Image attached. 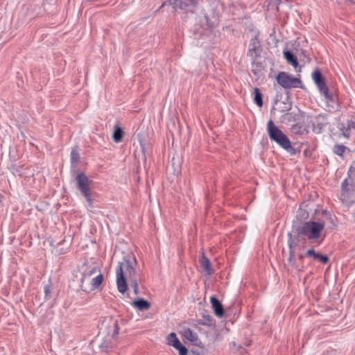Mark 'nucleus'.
Wrapping results in <instances>:
<instances>
[{
  "label": "nucleus",
  "mask_w": 355,
  "mask_h": 355,
  "mask_svg": "<svg viewBox=\"0 0 355 355\" xmlns=\"http://www.w3.org/2000/svg\"><path fill=\"white\" fill-rule=\"evenodd\" d=\"M98 334L104 336L117 337L119 330L118 320L109 318L101 322Z\"/></svg>",
  "instance_id": "nucleus-5"
},
{
  "label": "nucleus",
  "mask_w": 355,
  "mask_h": 355,
  "mask_svg": "<svg viewBox=\"0 0 355 355\" xmlns=\"http://www.w3.org/2000/svg\"><path fill=\"white\" fill-rule=\"evenodd\" d=\"M180 342L179 339L178 338L175 333L172 332L168 336V344L173 346V345H175L176 343Z\"/></svg>",
  "instance_id": "nucleus-33"
},
{
  "label": "nucleus",
  "mask_w": 355,
  "mask_h": 355,
  "mask_svg": "<svg viewBox=\"0 0 355 355\" xmlns=\"http://www.w3.org/2000/svg\"><path fill=\"white\" fill-rule=\"evenodd\" d=\"M10 169L12 173L15 176L21 177L24 175V173L22 171L23 166H17L15 164H12L10 166Z\"/></svg>",
  "instance_id": "nucleus-27"
},
{
  "label": "nucleus",
  "mask_w": 355,
  "mask_h": 355,
  "mask_svg": "<svg viewBox=\"0 0 355 355\" xmlns=\"http://www.w3.org/2000/svg\"><path fill=\"white\" fill-rule=\"evenodd\" d=\"M296 256L297 257L298 260L300 262H303V260H304V257H306V253L305 254H302V253H300V252H295V257Z\"/></svg>",
  "instance_id": "nucleus-38"
},
{
  "label": "nucleus",
  "mask_w": 355,
  "mask_h": 355,
  "mask_svg": "<svg viewBox=\"0 0 355 355\" xmlns=\"http://www.w3.org/2000/svg\"><path fill=\"white\" fill-rule=\"evenodd\" d=\"M324 228V223L315 221L293 223L292 225L297 243L306 239L312 243L317 242L321 238Z\"/></svg>",
  "instance_id": "nucleus-2"
},
{
  "label": "nucleus",
  "mask_w": 355,
  "mask_h": 355,
  "mask_svg": "<svg viewBox=\"0 0 355 355\" xmlns=\"http://www.w3.org/2000/svg\"><path fill=\"white\" fill-rule=\"evenodd\" d=\"M339 130L342 132V135L349 139L350 137V130L352 129H355V121L352 120H348L347 121V125L344 123H340L338 125Z\"/></svg>",
  "instance_id": "nucleus-14"
},
{
  "label": "nucleus",
  "mask_w": 355,
  "mask_h": 355,
  "mask_svg": "<svg viewBox=\"0 0 355 355\" xmlns=\"http://www.w3.org/2000/svg\"><path fill=\"white\" fill-rule=\"evenodd\" d=\"M132 304L139 311L148 310L150 307V303L143 298H139L133 301Z\"/></svg>",
  "instance_id": "nucleus-16"
},
{
  "label": "nucleus",
  "mask_w": 355,
  "mask_h": 355,
  "mask_svg": "<svg viewBox=\"0 0 355 355\" xmlns=\"http://www.w3.org/2000/svg\"><path fill=\"white\" fill-rule=\"evenodd\" d=\"M252 64H253V65H254V64L257 65V67L261 66V63H259V62H255L254 61H253V62H252Z\"/></svg>",
  "instance_id": "nucleus-42"
},
{
  "label": "nucleus",
  "mask_w": 355,
  "mask_h": 355,
  "mask_svg": "<svg viewBox=\"0 0 355 355\" xmlns=\"http://www.w3.org/2000/svg\"><path fill=\"white\" fill-rule=\"evenodd\" d=\"M322 96H324L325 101L327 103L328 107H331V108H334V105L336 104V98L334 96L332 92L329 89L326 90L324 92L320 94Z\"/></svg>",
  "instance_id": "nucleus-18"
},
{
  "label": "nucleus",
  "mask_w": 355,
  "mask_h": 355,
  "mask_svg": "<svg viewBox=\"0 0 355 355\" xmlns=\"http://www.w3.org/2000/svg\"><path fill=\"white\" fill-rule=\"evenodd\" d=\"M277 81L283 88H302V83L300 78L290 76L284 71L279 72L277 76Z\"/></svg>",
  "instance_id": "nucleus-6"
},
{
  "label": "nucleus",
  "mask_w": 355,
  "mask_h": 355,
  "mask_svg": "<svg viewBox=\"0 0 355 355\" xmlns=\"http://www.w3.org/2000/svg\"><path fill=\"white\" fill-rule=\"evenodd\" d=\"M261 45L257 37L252 38L249 45L248 55L252 58H257L261 54Z\"/></svg>",
  "instance_id": "nucleus-10"
},
{
  "label": "nucleus",
  "mask_w": 355,
  "mask_h": 355,
  "mask_svg": "<svg viewBox=\"0 0 355 355\" xmlns=\"http://www.w3.org/2000/svg\"><path fill=\"white\" fill-rule=\"evenodd\" d=\"M86 266H87V263H85L83 265V266H82V269H83V268H85V267H86Z\"/></svg>",
  "instance_id": "nucleus-45"
},
{
  "label": "nucleus",
  "mask_w": 355,
  "mask_h": 355,
  "mask_svg": "<svg viewBox=\"0 0 355 355\" xmlns=\"http://www.w3.org/2000/svg\"><path fill=\"white\" fill-rule=\"evenodd\" d=\"M90 281H89V279H85V283H89Z\"/></svg>",
  "instance_id": "nucleus-44"
},
{
  "label": "nucleus",
  "mask_w": 355,
  "mask_h": 355,
  "mask_svg": "<svg viewBox=\"0 0 355 355\" xmlns=\"http://www.w3.org/2000/svg\"><path fill=\"white\" fill-rule=\"evenodd\" d=\"M295 254L293 256V261H290L289 258L288 259V265L293 269H296L299 271H301L304 269V266L303 262H300L299 260H297L295 258Z\"/></svg>",
  "instance_id": "nucleus-22"
},
{
  "label": "nucleus",
  "mask_w": 355,
  "mask_h": 355,
  "mask_svg": "<svg viewBox=\"0 0 355 355\" xmlns=\"http://www.w3.org/2000/svg\"><path fill=\"white\" fill-rule=\"evenodd\" d=\"M322 96H324L325 101L327 103L328 107H331V108H334V105L336 104V98L334 96L332 92L329 89L326 90L324 92L320 94Z\"/></svg>",
  "instance_id": "nucleus-17"
},
{
  "label": "nucleus",
  "mask_w": 355,
  "mask_h": 355,
  "mask_svg": "<svg viewBox=\"0 0 355 355\" xmlns=\"http://www.w3.org/2000/svg\"><path fill=\"white\" fill-rule=\"evenodd\" d=\"M284 56L286 60L293 65L295 68L298 66V61L296 55L291 51L286 50L284 51Z\"/></svg>",
  "instance_id": "nucleus-19"
},
{
  "label": "nucleus",
  "mask_w": 355,
  "mask_h": 355,
  "mask_svg": "<svg viewBox=\"0 0 355 355\" xmlns=\"http://www.w3.org/2000/svg\"><path fill=\"white\" fill-rule=\"evenodd\" d=\"M306 255L307 257L313 258L314 260H318L324 264H327L329 262L328 256L316 252L313 249H309L306 252Z\"/></svg>",
  "instance_id": "nucleus-12"
},
{
  "label": "nucleus",
  "mask_w": 355,
  "mask_h": 355,
  "mask_svg": "<svg viewBox=\"0 0 355 355\" xmlns=\"http://www.w3.org/2000/svg\"><path fill=\"white\" fill-rule=\"evenodd\" d=\"M141 150H142V152L144 154L145 153V150H144V146L143 144H141Z\"/></svg>",
  "instance_id": "nucleus-43"
},
{
  "label": "nucleus",
  "mask_w": 355,
  "mask_h": 355,
  "mask_svg": "<svg viewBox=\"0 0 355 355\" xmlns=\"http://www.w3.org/2000/svg\"><path fill=\"white\" fill-rule=\"evenodd\" d=\"M129 284L133 288L134 293L135 295H138V293H139L138 279L130 282Z\"/></svg>",
  "instance_id": "nucleus-36"
},
{
  "label": "nucleus",
  "mask_w": 355,
  "mask_h": 355,
  "mask_svg": "<svg viewBox=\"0 0 355 355\" xmlns=\"http://www.w3.org/2000/svg\"><path fill=\"white\" fill-rule=\"evenodd\" d=\"M123 134L124 132L122 128L116 125L112 135L113 140L116 143L121 141L123 137Z\"/></svg>",
  "instance_id": "nucleus-23"
},
{
  "label": "nucleus",
  "mask_w": 355,
  "mask_h": 355,
  "mask_svg": "<svg viewBox=\"0 0 355 355\" xmlns=\"http://www.w3.org/2000/svg\"><path fill=\"white\" fill-rule=\"evenodd\" d=\"M252 71H253L254 74H256V73H257L254 71V69L252 70Z\"/></svg>",
  "instance_id": "nucleus-46"
},
{
  "label": "nucleus",
  "mask_w": 355,
  "mask_h": 355,
  "mask_svg": "<svg viewBox=\"0 0 355 355\" xmlns=\"http://www.w3.org/2000/svg\"><path fill=\"white\" fill-rule=\"evenodd\" d=\"M204 319H205V321H198V324H202V325H206V326H211L212 325V322H213V318L211 315H205L203 316Z\"/></svg>",
  "instance_id": "nucleus-34"
},
{
  "label": "nucleus",
  "mask_w": 355,
  "mask_h": 355,
  "mask_svg": "<svg viewBox=\"0 0 355 355\" xmlns=\"http://www.w3.org/2000/svg\"><path fill=\"white\" fill-rule=\"evenodd\" d=\"M51 291H52V285L50 283L44 285V294H45V295H44L45 300H49L52 297Z\"/></svg>",
  "instance_id": "nucleus-31"
},
{
  "label": "nucleus",
  "mask_w": 355,
  "mask_h": 355,
  "mask_svg": "<svg viewBox=\"0 0 355 355\" xmlns=\"http://www.w3.org/2000/svg\"><path fill=\"white\" fill-rule=\"evenodd\" d=\"M305 128L300 124H295L292 126L293 132L296 134H302L304 131H305Z\"/></svg>",
  "instance_id": "nucleus-35"
},
{
  "label": "nucleus",
  "mask_w": 355,
  "mask_h": 355,
  "mask_svg": "<svg viewBox=\"0 0 355 355\" xmlns=\"http://www.w3.org/2000/svg\"><path fill=\"white\" fill-rule=\"evenodd\" d=\"M77 189L80 191L81 194L85 198L88 205L93 206V200L92 198V191L90 188L92 181L85 175V173L81 172L78 173L75 178Z\"/></svg>",
  "instance_id": "nucleus-4"
},
{
  "label": "nucleus",
  "mask_w": 355,
  "mask_h": 355,
  "mask_svg": "<svg viewBox=\"0 0 355 355\" xmlns=\"http://www.w3.org/2000/svg\"><path fill=\"white\" fill-rule=\"evenodd\" d=\"M322 215L327 216V220L329 224V227L331 229H334L336 227L337 224L335 222L334 217L332 216V215L329 212H328L327 210H324L322 211Z\"/></svg>",
  "instance_id": "nucleus-25"
},
{
  "label": "nucleus",
  "mask_w": 355,
  "mask_h": 355,
  "mask_svg": "<svg viewBox=\"0 0 355 355\" xmlns=\"http://www.w3.org/2000/svg\"><path fill=\"white\" fill-rule=\"evenodd\" d=\"M169 3L174 10L180 9L186 13L196 12L198 0H169Z\"/></svg>",
  "instance_id": "nucleus-7"
},
{
  "label": "nucleus",
  "mask_w": 355,
  "mask_h": 355,
  "mask_svg": "<svg viewBox=\"0 0 355 355\" xmlns=\"http://www.w3.org/2000/svg\"><path fill=\"white\" fill-rule=\"evenodd\" d=\"M347 184H347V179H345V180L343 182L342 185H341V187H342V189H343V191H346V190H347V189H346V187H347Z\"/></svg>",
  "instance_id": "nucleus-40"
},
{
  "label": "nucleus",
  "mask_w": 355,
  "mask_h": 355,
  "mask_svg": "<svg viewBox=\"0 0 355 355\" xmlns=\"http://www.w3.org/2000/svg\"><path fill=\"white\" fill-rule=\"evenodd\" d=\"M164 5H165V3H164L162 5V6H161V7L164 6Z\"/></svg>",
  "instance_id": "nucleus-47"
},
{
  "label": "nucleus",
  "mask_w": 355,
  "mask_h": 355,
  "mask_svg": "<svg viewBox=\"0 0 355 355\" xmlns=\"http://www.w3.org/2000/svg\"><path fill=\"white\" fill-rule=\"evenodd\" d=\"M80 160V155L77 148H73L71 152V162L72 165L77 164Z\"/></svg>",
  "instance_id": "nucleus-28"
},
{
  "label": "nucleus",
  "mask_w": 355,
  "mask_h": 355,
  "mask_svg": "<svg viewBox=\"0 0 355 355\" xmlns=\"http://www.w3.org/2000/svg\"><path fill=\"white\" fill-rule=\"evenodd\" d=\"M253 94H254V103L259 106V107H261L263 106V94L261 92L260 89L257 87L254 88L253 90Z\"/></svg>",
  "instance_id": "nucleus-21"
},
{
  "label": "nucleus",
  "mask_w": 355,
  "mask_h": 355,
  "mask_svg": "<svg viewBox=\"0 0 355 355\" xmlns=\"http://www.w3.org/2000/svg\"><path fill=\"white\" fill-rule=\"evenodd\" d=\"M287 235L288 237V245L289 248V260L291 261H293V256L295 254L294 240L296 239V236L293 232H288Z\"/></svg>",
  "instance_id": "nucleus-20"
},
{
  "label": "nucleus",
  "mask_w": 355,
  "mask_h": 355,
  "mask_svg": "<svg viewBox=\"0 0 355 355\" xmlns=\"http://www.w3.org/2000/svg\"><path fill=\"white\" fill-rule=\"evenodd\" d=\"M103 281V275L100 273L96 277L92 278L89 283H85V278L80 279V287L83 291L88 293L98 289L102 284Z\"/></svg>",
  "instance_id": "nucleus-8"
},
{
  "label": "nucleus",
  "mask_w": 355,
  "mask_h": 355,
  "mask_svg": "<svg viewBox=\"0 0 355 355\" xmlns=\"http://www.w3.org/2000/svg\"><path fill=\"white\" fill-rule=\"evenodd\" d=\"M329 89L328 86L326 85L324 87H323L322 89H320L319 92L321 94V93L324 92V91L329 90Z\"/></svg>",
  "instance_id": "nucleus-41"
},
{
  "label": "nucleus",
  "mask_w": 355,
  "mask_h": 355,
  "mask_svg": "<svg viewBox=\"0 0 355 355\" xmlns=\"http://www.w3.org/2000/svg\"><path fill=\"white\" fill-rule=\"evenodd\" d=\"M175 347L177 350L179 352V355H187L188 354V349L187 348L183 345L180 341L178 343H176L175 345H173V346Z\"/></svg>",
  "instance_id": "nucleus-29"
},
{
  "label": "nucleus",
  "mask_w": 355,
  "mask_h": 355,
  "mask_svg": "<svg viewBox=\"0 0 355 355\" xmlns=\"http://www.w3.org/2000/svg\"><path fill=\"white\" fill-rule=\"evenodd\" d=\"M97 267L93 266L91 268L87 270H84L82 272V277L81 279L85 278V279H89L92 275H93L94 273L97 271Z\"/></svg>",
  "instance_id": "nucleus-26"
},
{
  "label": "nucleus",
  "mask_w": 355,
  "mask_h": 355,
  "mask_svg": "<svg viewBox=\"0 0 355 355\" xmlns=\"http://www.w3.org/2000/svg\"><path fill=\"white\" fill-rule=\"evenodd\" d=\"M345 149L346 147L344 145L336 144L334 147V153L338 156H343Z\"/></svg>",
  "instance_id": "nucleus-32"
},
{
  "label": "nucleus",
  "mask_w": 355,
  "mask_h": 355,
  "mask_svg": "<svg viewBox=\"0 0 355 355\" xmlns=\"http://www.w3.org/2000/svg\"><path fill=\"white\" fill-rule=\"evenodd\" d=\"M201 267L206 272L208 275H211L214 273V270L211 267V263L209 259L205 256V253H202V257L199 260Z\"/></svg>",
  "instance_id": "nucleus-13"
},
{
  "label": "nucleus",
  "mask_w": 355,
  "mask_h": 355,
  "mask_svg": "<svg viewBox=\"0 0 355 355\" xmlns=\"http://www.w3.org/2000/svg\"><path fill=\"white\" fill-rule=\"evenodd\" d=\"M182 335L187 340L191 342L193 345H197L198 341H199L197 334L193 332V331L189 328L184 329L183 330Z\"/></svg>",
  "instance_id": "nucleus-15"
},
{
  "label": "nucleus",
  "mask_w": 355,
  "mask_h": 355,
  "mask_svg": "<svg viewBox=\"0 0 355 355\" xmlns=\"http://www.w3.org/2000/svg\"><path fill=\"white\" fill-rule=\"evenodd\" d=\"M210 302L216 316L222 318L224 315V308L222 303L215 296H211Z\"/></svg>",
  "instance_id": "nucleus-11"
},
{
  "label": "nucleus",
  "mask_w": 355,
  "mask_h": 355,
  "mask_svg": "<svg viewBox=\"0 0 355 355\" xmlns=\"http://www.w3.org/2000/svg\"><path fill=\"white\" fill-rule=\"evenodd\" d=\"M323 124L321 123H318L317 125L315 126L313 125V131L317 132L318 133L321 132L322 128H323Z\"/></svg>",
  "instance_id": "nucleus-37"
},
{
  "label": "nucleus",
  "mask_w": 355,
  "mask_h": 355,
  "mask_svg": "<svg viewBox=\"0 0 355 355\" xmlns=\"http://www.w3.org/2000/svg\"><path fill=\"white\" fill-rule=\"evenodd\" d=\"M280 3L281 0H269L268 7L270 10L278 11Z\"/></svg>",
  "instance_id": "nucleus-30"
},
{
  "label": "nucleus",
  "mask_w": 355,
  "mask_h": 355,
  "mask_svg": "<svg viewBox=\"0 0 355 355\" xmlns=\"http://www.w3.org/2000/svg\"><path fill=\"white\" fill-rule=\"evenodd\" d=\"M98 339L101 340L98 347L102 352H109L116 345L117 337L104 336L98 334Z\"/></svg>",
  "instance_id": "nucleus-9"
},
{
  "label": "nucleus",
  "mask_w": 355,
  "mask_h": 355,
  "mask_svg": "<svg viewBox=\"0 0 355 355\" xmlns=\"http://www.w3.org/2000/svg\"><path fill=\"white\" fill-rule=\"evenodd\" d=\"M267 129L269 137L272 141H275L291 155H294L297 153V150L291 146L288 137L275 125L272 120L268 122Z\"/></svg>",
  "instance_id": "nucleus-3"
},
{
  "label": "nucleus",
  "mask_w": 355,
  "mask_h": 355,
  "mask_svg": "<svg viewBox=\"0 0 355 355\" xmlns=\"http://www.w3.org/2000/svg\"><path fill=\"white\" fill-rule=\"evenodd\" d=\"M327 85L326 84V82L325 80L322 81V82H320V83H318V84H316V86L318 89V90L322 89L323 87H324L325 86Z\"/></svg>",
  "instance_id": "nucleus-39"
},
{
  "label": "nucleus",
  "mask_w": 355,
  "mask_h": 355,
  "mask_svg": "<svg viewBox=\"0 0 355 355\" xmlns=\"http://www.w3.org/2000/svg\"><path fill=\"white\" fill-rule=\"evenodd\" d=\"M312 78L315 85L318 84V83L325 80L323 75L318 68L315 69L312 73Z\"/></svg>",
  "instance_id": "nucleus-24"
},
{
  "label": "nucleus",
  "mask_w": 355,
  "mask_h": 355,
  "mask_svg": "<svg viewBox=\"0 0 355 355\" xmlns=\"http://www.w3.org/2000/svg\"><path fill=\"white\" fill-rule=\"evenodd\" d=\"M137 264L135 257L130 254L123 257L116 269V286L119 293L124 294L128 290V284L138 279L136 270Z\"/></svg>",
  "instance_id": "nucleus-1"
}]
</instances>
